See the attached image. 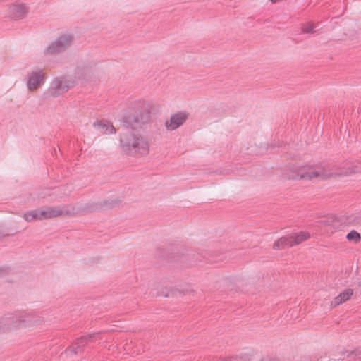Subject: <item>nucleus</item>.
I'll return each instance as SVG.
<instances>
[{
  "label": "nucleus",
  "instance_id": "obj_1",
  "mask_svg": "<svg viewBox=\"0 0 361 361\" xmlns=\"http://www.w3.org/2000/svg\"><path fill=\"white\" fill-rule=\"evenodd\" d=\"M318 180H324L331 178L350 176L360 171L357 166H345L343 169L334 165H324L317 167Z\"/></svg>",
  "mask_w": 361,
  "mask_h": 361
},
{
  "label": "nucleus",
  "instance_id": "obj_2",
  "mask_svg": "<svg viewBox=\"0 0 361 361\" xmlns=\"http://www.w3.org/2000/svg\"><path fill=\"white\" fill-rule=\"evenodd\" d=\"M121 142L126 151H133L141 155H145L149 152V144L142 137L133 134L123 135L121 137Z\"/></svg>",
  "mask_w": 361,
  "mask_h": 361
},
{
  "label": "nucleus",
  "instance_id": "obj_3",
  "mask_svg": "<svg viewBox=\"0 0 361 361\" xmlns=\"http://www.w3.org/2000/svg\"><path fill=\"white\" fill-rule=\"evenodd\" d=\"M311 237L309 232L301 231L292 233L277 240L273 245L274 250H282L287 247H293L308 240Z\"/></svg>",
  "mask_w": 361,
  "mask_h": 361
},
{
  "label": "nucleus",
  "instance_id": "obj_4",
  "mask_svg": "<svg viewBox=\"0 0 361 361\" xmlns=\"http://www.w3.org/2000/svg\"><path fill=\"white\" fill-rule=\"evenodd\" d=\"M286 176L289 179L318 180L317 167L307 169L292 166L287 169Z\"/></svg>",
  "mask_w": 361,
  "mask_h": 361
},
{
  "label": "nucleus",
  "instance_id": "obj_5",
  "mask_svg": "<svg viewBox=\"0 0 361 361\" xmlns=\"http://www.w3.org/2000/svg\"><path fill=\"white\" fill-rule=\"evenodd\" d=\"M188 118V114L185 112H177L173 114L165 123L166 128L169 130H173L183 124Z\"/></svg>",
  "mask_w": 361,
  "mask_h": 361
},
{
  "label": "nucleus",
  "instance_id": "obj_6",
  "mask_svg": "<svg viewBox=\"0 0 361 361\" xmlns=\"http://www.w3.org/2000/svg\"><path fill=\"white\" fill-rule=\"evenodd\" d=\"M42 220L56 218L65 214L66 211L59 207L40 208Z\"/></svg>",
  "mask_w": 361,
  "mask_h": 361
},
{
  "label": "nucleus",
  "instance_id": "obj_7",
  "mask_svg": "<svg viewBox=\"0 0 361 361\" xmlns=\"http://www.w3.org/2000/svg\"><path fill=\"white\" fill-rule=\"evenodd\" d=\"M28 12V8L25 4H16L10 7L9 13L15 20L24 18Z\"/></svg>",
  "mask_w": 361,
  "mask_h": 361
},
{
  "label": "nucleus",
  "instance_id": "obj_8",
  "mask_svg": "<svg viewBox=\"0 0 361 361\" xmlns=\"http://www.w3.org/2000/svg\"><path fill=\"white\" fill-rule=\"evenodd\" d=\"M353 295V290L348 288L344 290L341 294L335 297L331 302V306L336 307L350 299Z\"/></svg>",
  "mask_w": 361,
  "mask_h": 361
},
{
  "label": "nucleus",
  "instance_id": "obj_9",
  "mask_svg": "<svg viewBox=\"0 0 361 361\" xmlns=\"http://www.w3.org/2000/svg\"><path fill=\"white\" fill-rule=\"evenodd\" d=\"M71 43V38L68 37H63L59 40L54 42L49 48V53H55L61 51Z\"/></svg>",
  "mask_w": 361,
  "mask_h": 361
},
{
  "label": "nucleus",
  "instance_id": "obj_10",
  "mask_svg": "<svg viewBox=\"0 0 361 361\" xmlns=\"http://www.w3.org/2000/svg\"><path fill=\"white\" fill-rule=\"evenodd\" d=\"M43 80V74L42 72L33 73L28 81V87L30 90H35Z\"/></svg>",
  "mask_w": 361,
  "mask_h": 361
},
{
  "label": "nucleus",
  "instance_id": "obj_11",
  "mask_svg": "<svg viewBox=\"0 0 361 361\" xmlns=\"http://www.w3.org/2000/svg\"><path fill=\"white\" fill-rule=\"evenodd\" d=\"M23 218L25 221L29 222L42 220L41 210L40 209H37L27 212L23 214Z\"/></svg>",
  "mask_w": 361,
  "mask_h": 361
},
{
  "label": "nucleus",
  "instance_id": "obj_12",
  "mask_svg": "<svg viewBox=\"0 0 361 361\" xmlns=\"http://www.w3.org/2000/svg\"><path fill=\"white\" fill-rule=\"evenodd\" d=\"M89 337H81L78 339L76 343L68 348V351H73L75 353H78L80 351V346H84L87 344Z\"/></svg>",
  "mask_w": 361,
  "mask_h": 361
},
{
  "label": "nucleus",
  "instance_id": "obj_13",
  "mask_svg": "<svg viewBox=\"0 0 361 361\" xmlns=\"http://www.w3.org/2000/svg\"><path fill=\"white\" fill-rule=\"evenodd\" d=\"M346 238L349 241L353 242L355 243H358L361 240V236L358 232H357L355 230H352L347 234Z\"/></svg>",
  "mask_w": 361,
  "mask_h": 361
},
{
  "label": "nucleus",
  "instance_id": "obj_14",
  "mask_svg": "<svg viewBox=\"0 0 361 361\" xmlns=\"http://www.w3.org/2000/svg\"><path fill=\"white\" fill-rule=\"evenodd\" d=\"M227 361H243L240 357H231L229 358Z\"/></svg>",
  "mask_w": 361,
  "mask_h": 361
},
{
  "label": "nucleus",
  "instance_id": "obj_15",
  "mask_svg": "<svg viewBox=\"0 0 361 361\" xmlns=\"http://www.w3.org/2000/svg\"><path fill=\"white\" fill-rule=\"evenodd\" d=\"M304 30L306 32H310L313 30V27L312 25H310V27H308L305 28Z\"/></svg>",
  "mask_w": 361,
  "mask_h": 361
},
{
  "label": "nucleus",
  "instance_id": "obj_16",
  "mask_svg": "<svg viewBox=\"0 0 361 361\" xmlns=\"http://www.w3.org/2000/svg\"><path fill=\"white\" fill-rule=\"evenodd\" d=\"M348 166H357V169L360 170V171H357L355 173H361V166H360L355 164V165H349Z\"/></svg>",
  "mask_w": 361,
  "mask_h": 361
},
{
  "label": "nucleus",
  "instance_id": "obj_17",
  "mask_svg": "<svg viewBox=\"0 0 361 361\" xmlns=\"http://www.w3.org/2000/svg\"><path fill=\"white\" fill-rule=\"evenodd\" d=\"M333 219H328L326 221V224H329L330 222L333 221Z\"/></svg>",
  "mask_w": 361,
  "mask_h": 361
},
{
  "label": "nucleus",
  "instance_id": "obj_18",
  "mask_svg": "<svg viewBox=\"0 0 361 361\" xmlns=\"http://www.w3.org/2000/svg\"><path fill=\"white\" fill-rule=\"evenodd\" d=\"M166 297H169L170 295H171V294H170L169 293H166L164 295Z\"/></svg>",
  "mask_w": 361,
  "mask_h": 361
},
{
  "label": "nucleus",
  "instance_id": "obj_19",
  "mask_svg": "<svg viewBox=\"0 0 361 361\" xmlns=\"http://www.w3.org/2000/svg\"><path fill=\"white\" fill-rule=\"evenodd\" d=\"M262 361H271V360H264Z\"/></svg>",
  "mask_w": 361,
  "mask_h": 361
}]
</instances>
